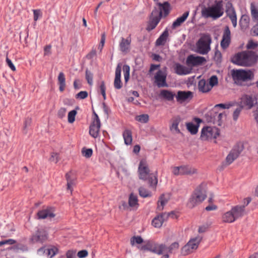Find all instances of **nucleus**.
<instances>
[{
  "mask_svg": "<svg viewBox=\"0 0 258 258\" xmlns=\"http://www.w3.org/2000/svg\"><path fill=\"white\" fill-rule=\"evenodd\" d=\"M210 48V36L203 35L196 43V52L205 54L208 52Z\"/></svg>",
  "mask_w": 258,
  "mask_h": 258,
  "instance_id": "nucleus-10",
  "label": "nucleus"
},
{
  "mask_svg": "<svg viewBox=\"0 0 258 258\" xmlns=\"http://www.w3.org/2000/svg\"><path fill=\"white\" fill-rule=\"evenodd\" d=\"M82 153L83 156L88 158L92 155L93 151L91 149H86L84 148L82 149Z\"/></svg>",
  "mask_w": 258,
  "mask_h": 258,
  "instance_id": "nucleus-50",
  "label": "nucleus"
},
{
  "mask_svg": "<svg viewBox=\"0 0 258 258\" xmlns=\"http://www.w3.org/2000/svg\"><path fill=\"white\" fill-rule=\"evenodd\" d=\"M124 143L126 145H130L132 143V132L130 130H125L122 134Z\"/></svg>",
  "mask_w": 258,
  "mask_h": 258,
  "instance_id": "nucleus-38",
  "label": "nucleus"
},
{
  "mask_svg": "<svg viewBox=\"0 0 258 258\" xmlns=\"http://www.w3.org/2000/svg\"><path fill=\"white\" fill-rule=\"evenodd\" d=\"M242 108H243L240 106L234 111L232 115V117L234 121H236L237 120Z\"/></svg>",
  "mask_w": 258,
  "mask_h": 258,
  "instance_id": "nucleus-49",
  "label": "nucleus"
},
{
  "mask_svg": "<svg viewBox=\"0 0 258 258\" xmlns=\"http://www.w3.org/2000/svg\"><path fill=\"white\" fill-rule=\"evenodd\" d=\"M161 18V13L159 12L158 9H155L153 10L146 28L147 30L150 31L155 28L159 23Z\"/></svg>",
  "mask_w": 258,
  "mask_h": 258,
  "instance_id": "nucleus-12",
  "label": "nucleus"
},
{
  "mask_svg": "<svg viewBox=\"0 0 258 258\" xmlns=\"http://www.w3.org/2000/svg\"><path fill=\"white\" fill-rule=\"evenodd\" d=\"M209 127L207 126L204 127L201 131L200 139L202 141H208L210 137Z\"/></svg>",
  "mask_w": 258,
  "mask_h": 258,
  "instance_id": "nucleus-41",
  "label": "nucleus"
},
{
  "mask_svg": "<svg viewBox=\"0 0 258 258\" xmlns=\"http://www.w3.org/2000/svg\"><path fill=\"white\" fill-rule=\"evenodd\" d=\"M231 41V32L228 26H226L224 31L222 39L221 41V46L225 49L227 48Z\"/></svg>",
  "mask_w": 258,
  "mask_h": 258,
  "instance_id": "nucleus-22",
  "label": "nucleus"
},
{
  "mask_svg": "<svg viewBox=\"0 0 258 258\" xmlns=\"http://www.w3.org/2000/svg\"><path fill=\"white\" fill-rule=\"evenodd\" d=\"M257 46H258V43L252 40H249L246 45V48L248 49H254Z\"/></svg>",
  "mask_w": 258,
  "mask_h": 258,
  "instance_id": "nucleus-56",
  "label": "nucleus"
},
{
  "mask_svg": "<svg viewBox=\"0 0 258 258\" xmlns=\"http://www.w3.org/2000/svg\"><path fill=\"white\" fill-rule=\"evenodd\" d=\"M136 119L142 123H147L149 120V115L147 114L138 115L136 116Z\"/></svg>",
  "mask_w": 258,
  "mask_h": 258,
  "instance_id": "nucleus-48",
  "label": "nucleus"
},
{
  "mask_svg": "<svg viewBox=\"0 0 258 258\" xmlns=\"http://www.w3.org/2000/svg\"><path fill=\"white\" fill-rule=\"evenodd\" d=\"M207 188L206 185L202 183L195 190L187 204L190 208L201 204L206 199Z\"/></svg>",
  "mask_w": 258,
  "mask_h": 258,
  "instance_id": "nucleus-4",
  "label": "nucleus"
},
{
  "mask_svg": "<svg viewBox=\"0 0 258 258\" xmlns=\"http://www.w3.org/2000/svg\"><path fill=\"white\" fill-rule=\"evenodd\" d=\"M67 181V189L72 192L73 186L75 185L76 181V175L73 172H70L66 174Z\"/></svg>",
  "mask_w": 258,
  "mask_h": 258,
  "instance_id": "nucleus-28",
  "label": "nucleus"
},
{
  "mask_svg": "<svg viewBox=\"0 0 258 258\" xmlns=\"http://www.w3.org/2000/svg\"><path fill=\"white\" fill-rule=\"evenodd\" d=\"M51 46L50 45H46L44 48V55H47L51 53Z\"/></svg>",
  "mask_w": 258,
  "mask_h": 258,
  "instance_id": "nucleus-63",
  "label": "nucleus"
},
{
  "mask_svg": "<svg viewBox=\"0 0 258 258\" xmlns=\"http://www.w3.org/2000/svg\"><path fill=\"white\" fill-rule=\"evenodd\" d=\"M245 214L244 206H236L223 215L222 221L225 223H232L243 217Z\"/></svg>",
  "mask_w": 258,
  "mask_h": 258,
  "instance_id": "nucleus-5",
  "label": "nucleus"
},
{
  "mask_svg": "<svg viewBox=\"0 0 258 258\" xmlns=\"http://www.w3.org/2000/svg\"><path fill=\"white\" fill-rule=\"evenodd\" d=\"M192 69L189 67H187L179 63L175 64V73L179 75H185L190 74Z\"/></svg>",
  "mask_w": 258,
  "mask_h": 258,
  "instance_id": "nucleus-30",
  "label": "nucleus"
},
{
  "mask_svg": "<svg viewBox=\"0 0 258 258\" xmlns=\"http://www.w3.org/2000/svg\"><path fill=\"white\" fill-rule=\"evenodd\" d=\"M67 109L64 107L60 108L57 112V116L60 118H62L66 116Z\"/></svg>",
  "mask_w": 258,
  "mask_h": 258,
  "instance_id": "nucleus-57",
  "label": "nucleus"
},
{
  "mask_svg": "<svg viewBox=\"0 0 258 258\" xmlns=\"http://www.w3.org/2000/svg\"><path fill=\"white\" fill-rule=\"evenodd\" d=\"M16 243V241L12 239H9L8 240H5L3 241H0V246L4 245V244H10L12 245L15 244Z\"/></svg>",
  "mask_w": 258,
  "mask_h": 258,
  "instance_id": "nucleus-59",
  "label": "nucleus"
},
{
  "mask_svg": "<svg viewBox=\"0 0 258 258\" xmlns=\"http://www.w3.org/2000/svg\"><path fill=\"white\" fill-rule=\"evenodd\" d=\"M257 57L254 52L244 51L235 54L232 58V61L238 66L249 67L256 62Z\"/></svg>",
  "mask_w": 258,
  "mask_h": 258,
  "instance_id": "nucleus-2",
  "label": "nucleus"
},
{
  "mask_svg": "<svg viewBox=\"0 0 258 258\" xmlns=\"http://www.w3.org/2000/svg\"><path fill=\"white\" fill-rule=\"evenodd\" d=\"M169 199L170 196L168 194H163L161 196L158 201L157 205V210L159 211H161L163 209L164 205L167 203Z\"/></svg>",
  "mask_w": 258,
  "mask_h": 258,
  "instance_id": "nucleus-35",
  "label": "nucleus"
},
{
  "mask_svg": "<svg viewBox=\"0 0 258 258\" xmlns=\"http://www.w3.org/2000/svg\"><path fill=\"white\" fill-rule=\"evenodd\" d=\"M201 240V238L200 237L191 239L186 244L182 247L181 249V254L186 255L192 252L198 247Z\"/></svg>",
  "mask_w": 258,
  "mask_h": 258,
  "instance_id": "nucleus-11",
  "label": "nucleus"
},
{
  "mask_svg": "<svg viewBox=\"0 0 258 258\" xmlns=\"http://www.w3.org/2000/svg\"><path fill=\"white\" fill-rule=\"evenodd\" d=\"M224 14L222 2H217L211 7V18L215 20L221 17Z\"/></svg>",
  "mask_w": 258,
  "mask_h": 258,
  "instance_id": "nucleus-16",
  "label": "nucleus"
},
{
  "mask_svg": "<svg viewBox=\"0 0 258 258\" xmlns=\"http://www.w3.org/2000/svg\"><path fill=\"white\" fill-rule=\"evenodd\" d=\"M256 98L252 95H244L241 97L240 106L247 109L251 108L256 103Z\"/></svg>",
  "mask_w": 258,
  "mask_h": 258,
  "instance_id": "nucleus-15",
  "label": "nucleus"
},
{
  "mask_svg": "<svg viewBox=\"0 0 258 258\" xmlns=\"http://www.w3.org/2000/svg\"><path fill=\"white\" fill-rule=\"evenodd\" d=\"M88 254L86 250H80L78 252L77 255L79 258H84L86 257Z\"/></svg>",
  "mask_w": 258,
  "mask_h": 258,
  "instance_id": "nucleus-61",
  "label": "nucleus"
},
{
  "mask_svg": "<svg viewBox=\"0 0 258 258\" xmlns=\"http://www.w3.org/2000/svg\"><path fill=\"white\" fill-rule=\"evenodd\" d=\"M139 195L143 198H147L151 196V192L146 188L141 187L139 189Z\"/></svg>",
  "mask_w": 258,
  "mask_h": 258,
  "instance_id": "nucleus-46",
  "label": "nucleus"
},
{
  "mask_svg": "<svg viewBox=\"0 0 258 258\" xmlns=\"http://www.w3.org/2000/svg\"><path fill=\"white\" fill-rule=\"evenodd\" d=\"M193 121L196 123L194 124L193 122H189L186 123V128L191 135H196L198 132L200 123L202 122V120L198 117H194Z\"/></svg>",
  "mask_w": 258,
  "mask_h": 258,
  "instance_id": "nucleus-19",
  "label": "nucleus"
},
{
  "mask_svg": "<svg viewBox=\"0 0 258 258\" xmlns=\"http://www.w3.org/2000/svg\"><path fill=\"white\" fill-rule=\"evenodd\" d=\"M167 73L165 71L159 70L154 76V82L159 88L167 87Z\"/></svg>",
  "mask_w": 258,
  "mask_h": 258,
  "instance_id": "nucleus-13",
  "label": "nucleus"
},
{
  "mask_svg": "<svg viewBox=\"0 0 258 258\" xmlns=\"http://www.w3.org/2000/svg\"><path fill=\"white\" fill-rule=\"evenodd\" d=\"M139 177L143 180H148L150 186L155 187L158 183L157 175L150 173L148 164L145 160H142L138 167Z\"/></svg>",
  "mask_w": 258,
  "mask_h": 258,
  "instance_id": "nucleus-3",
  "label": "nucleus"
},
{
  "mask_svg": "<svg viewBox=\"0 0 258 258\" xmlns=\"http://www.w3.org/2000/svg\"><path fill=\"white\" fill-rule=\"evenodd\" d=\"M210 82H207L205 80H201L199 82V90L203 92H207L210 91Z\"/></svg>",
  "mask_w": 258,
  "mask_h": 258,
  "instance_id": "nucleus-40",
  "label": "nucleus"
},
{
  "mask_svg": "<svg viewBox=\"0 0 258 258\" xmlns=\"http://www.w3.org/2000/svg\"><path fill=\"white\" fill-rule=\"evenodd\" d=\"M58 84L60 92H63L66 87V78L64 74L62 72L59 73L58 76Z\"/></svg>",
  "mask_w": 258,
  "mask_h": 258,
  "instance_id": "nucleus-39",
  "label": "nucleus"
},
{
  "mask_svg": "<svg viewBox=\"0 0 258 258\" xmlns=\"http://www.w3.org/2000/svg\"><path fill=\"white\" fill-rule=\"evenodd\" d=\"M179 244L175 242L169 246L165 244H158L154 242L148 241L142 246H138L141 250H147L159 255L162 254V258H169V253H172L179 248Z\"/></svg>",
  "mask_w": 258,
  "mask_h": 258,
  "instance_id": "nucleus-1",
  "label": "nucleus"
},
{
  "mask_svg": "<svg viewBox=\"0 0 258 258\" xmlns=\"http://www.w3.org/2000/svg\"><path fill=\"white\" fill-rule=\"evenodd\" d=\"M231 75L235 83L239 85H241L243 82L251 80L253 78V74L250 70H233Z\"/></svg>",
  "mask_w": 258,
  "mask_h": 258,
  "instance_id": "nucleus-6",
  "label": "nucleus"
},
{
  "mask_svg": "<svg viewBox=\"0 0 258 258\" xmlns=\"http://www.w3.org/2000/svg\"><path fill=\"white\" fill-rule=\"evenodd\" d=\"M31 118H26L24 121V127H23V131L24 134H26L27 133V128L30 126L31 124Z\"/></svg>",
  "mask_w": 258,
  "mask_h": 258,
  "instance_id": "nucleus-51",
  "label": "nucleus"
},
{
  "mask_svg": "<svg viewBox=\"0 0 258 258\" xmlns=\"http://www.w3.org/2000/svg\"><path fill=\"white\" fill-rule=\"evenodd\" d=\"M121 64L118 63L115 69V79L114 81V87L116 89H120L122 86L121 81Z\"/></svg>",
  "mask_w": 258,
  "mask_h": 258,
  "instance_id": "nucleus-25",
  "label": "nucleus"
},
{
  "mask_svg": "<svg viewBox=\"0 0 258 258\" xmlns=\"http://www.w3.org/2000/svg\"><path fill=\"white\" fill-rule=\"evenodd\" d=\"M251 15L254 21L258 22V10L254 3H251L250 7Z\"/></svg>",
  "mask_w": 258,
  "mask_h": 258,
  "instance_id": "nucleus-43",
  "label": "nucleus"
},
{
  "mask_svg": "<svg viewBox=\"0 0 258 258\" xmlns=\"http://www.w3.org/2000/svg\"><path fill=\"white\" fill-rule=\"evenodd\" d=\"M131 43V38L128 36L126 39L121 38V41L119 43V47L121 51L127 52L129 51L130 45Z\"/></svg>",
  "mask_w": 258,
  "mask_h": 258,
  "instance_id": "nucleus-31",
  "label": "nucleus"
},
{
  "mask_svg": "<svg viewBox=\"0 0 258 258\" xmlns=\"http://www.w3.org/2000/svg\"><path fill=\"white\" fill-rule=\"evenodd\" d=\"M58 249L57 247L54 246H51L50 247L46 249L44 247L40 248L38 250V253H44L47 255V256H49V258H52L54 256L56 253H57Z\"/></svg>",
  "mask_w": 258,
  "mask_h": 258,
  "instance_id": "nucleus-29",
  "label": "nucleus"
},
{
  "mask_svg": "<svg viewBox=\"0 0 258 258\" xmlns=\"http://www.w3.org/2000/svg\"><path fill=\"white\" fill-rule=\"evenodd\" d=\"M192 97V92L189 91H178L176 96L177 101L181 103L190 100Z\"/></svg>",
  "mask_w": 258,
  "mask_h": 258,
  "instance_id": "nucleus-20",
  "label": "nucleus"
},
{
  "mask_svg": "<svg viewBox=\"0 0 258 258\" xmlns=\"http://www.w3.org/2000/svg\"><path fill=\"white\" fill-rule=\"evenodd\" d=\"M218 84V80L217 76L214 75L211 77V88L217 85Z\"/></svg>",
  "mask_w": 258,
  "mask_h": 258,
  "instance_id": "nucleus-58",
  "label": "nucleus"
},
{
  "mask_svg": "<svg viewBox=\"0 0 258 258\" xmlns=\"http://www.w3.org/2000/svg\"><path fill=\"white\" fill-rule=\"evenodd\" d=\"M169 4L167 2H164L163 4H159V11L161 13V17L163 15L167 16L169 13Z\"/></svg>",
  "mask_w": 258,
  "mask_h": 258,
  "instance_id": "nucleus-37",
  "label": "nucleus"
},
{
  "mask_svg": "<svg viewBox=\"0 0 258 258\" xmlns=\"http://www.w3.org/2000/svg\"><path fill=\"white\" fill-rule=\"evenodd\" d=\"M189 15V12L187 11L184 13L182 15L177 18L172 25V28L174 29L180 26L186 20Z\"/></svg>",
  "mask_w": 258,
  "mask_h": 258,
  "instance_id": "nucleus-33",
  "label": "nucleus"
},
{
  "mask_svg": "<svg viewBox=\"0 0 258 258\" xmlns=\"http://www.w3.org/2000/svg\"><path fill=\"white\" fill-rule=\"evenodd\" d=\"M33 12L34 14V20L36 21L41 14L40 11L39 10H33Z\"/></svg>",
  "mask_w": 258,
  "mask_h": 258,
  "instance_id": "nucleus-64",
  "label": "nucleus"
},
{
  "mask_svg": "<svg viewBox=\"0 0 258 258\" xmlns=\"http://www.w3.org/2000/svg\"><path fill=\"white\" fill-rule=\"evenodd\" d=\"M77 112L75 110L70 111L68 113V122L70 123H73L75 120V117Z\"/></svg>",
  "mask_w": 258,
  "mask_h": 258,
  "instance_id": "nucleus-47",
  "label": "nucleus"
},
{
  "mask_svg": "<svg viewBox=\"0 0 258 258\" xmlns=\"http://www.w3.org/2000/svg\"><path fill=\"white\" fill-rule=\"evenodd\" d=\"M48 238V234L43 229H38L36 233L32 235L30 240L32 243L40 242L45 241Z\"/></svg>",
  "mask_w": 258,
  "mask_h": 258,
  "instance_id": "nucleus-17",
  "label": "nucleus"
},
{
  "mask_svg": "<svg viewBox=\"0 0 258 258\" xmlns=\"http://www.w3.org/2000/svg\"><path fill=\"white\" fill-rule=\"evenodd\" d=\"M128 204L131 207H135L138 205V200L137 196L132 193L128 199Z\"/></svg>",
  "mask_w": 258,
  "mask_h": 258,
  "instance_id": "nucleus-42",
  "label": "nucleus"
},
{
  "mask_svg": "<svg viewBox=\"0 0 258 258\" xmlns=\"http://www.w3.org/2000/svg\"><path fill=\"white\" fill-rule=\"evenodd\" d=\"M172 214H173V212H171L168 215L166 213H162L158 215L153 219L152 221V225L156 228H160L162 225L165 218H167Z\"/></svg>",
  "mask_w": 258,
  "mask_h": 258,
  "instance_id": "nucleus-23",
  "label": "nucleus"
},
{
  "mask_svg": "<svg viewBox=\"0 0 258 258\" xmlns=\"http://www.w3.org/2000/svg\"><path fill=\"white\" fill-rule=\"evenodd\" d=\"M6 62L9 67L13 71H16V67L12 62V61L8 57H6Z\"/></svg>",
  "mask_w": 258,
  "mask_h": 258,
  "instance_id": "nucleus-62",
  "label": "nucleus"
},
{
  "mask_svg": "<svg viewBox=\"0 0 258 258\" xmlns=\"http://www.w3.org/2000/svg\"><path fill=\"white\" fill-rule=\"evenodd\" d=\"M58 155L56 153H52L50 158V161L56 163L58 161Z\"/></svg>",
  "mask_w": 258,
  "mask_h": 258,
  "instance_id": "nucleus-60",
  "label": "nucleus"
},
{
  "mask_svg": "<svg viewBox=\"0 0 258 258\" xmlns=\"http://www.w3.org/2000/svg\"><path fill=\"white\" fill-rule=\"evenodd\" d=\"M197 169L191 166L184 165L180 166H175L172 168V173L176 176L197 174Z\"/></svg>",
  "mask_w": 258,
  "mask_h": 258,
  "instance_id": "nucleus-9",
  "label": "nucleus"
},
{
  "mask_svg": "<svg viewBox=\"0 0 258 258\" xmlns=\"http://www.w3.org/2000/svg\"><path fill=\"white\" fill-rule=\"evenodd\" d=\"M244 149V145L242 142L237 143L232 148L226 157V162L228 165L231 164L236 159Z\"/></svg>",
  "mask_w": 258,
  "mask_h": 258,
  "instance_id": "nucleus-8",
  "label": "nucleus"
},
{
  "mask_svg": "<svg viewBox=\"0 0 258 258\" xmlns=\"http://www.w3.org/2000/svg\"><path fill=\"white\" fill-rule=\"evenodd\" d=\"M204 57L195 56L194 55H189L186 60V64L190 68L202 64L205 61Z\"/></svg>",
  "mask_w": 258,
  "mask_h": 258,
  "instance_id": "nucleus-18",
  "label": "nucleus"
},
{
  "mask_svg": "<svg viewBox=\"0 0 258 258\" xmlns=\"http://www.w3.org/2000/svg\"><path fill=\"white\" fill-rule=\"evenodd\" d=\"M226 13L227 16L230 18L234 27L237 26V17L235 11L232 4L228 3L226 5Z\"/></svg>",
  "mask_w": 258,
  "mask_h": 258,
  "instance_id": "nucleus-21",
  "label": "nucleus"
},
{
  "mask_svg": "<svg viewBox=\"0 0 258 258\" xmlns=\"http://www.w3.org/2000/svg\"><path fill=\"white\" fill-rule=\"evenodd\" d=\"M159 96L162 98L170 101L173 100L175 94L168 90H162L160 92Z\"/></svg>",
  "mask_w": 258,
  "mask_h": 258,
  "instance_id": "nucleus-36",
  "label": "nucleus"
},
{
  "mask_svg": "<svg viewBox=\"0 0 258 258\" xmlns=\"http://www.w3.org/2000/svg\"><path fill=\"white\" fill-rule=\"evenodd\" d=\"M123 72L124 74V78L125 82L128 81L130 78V68L128 65H124L123 67Z\"/></svg>",
  "mask_w": 258,
  "mask_h": 258,
  "instance_id": "nucleus-45",
  "label": "nucleus"
},
{
  "mask_svg": "<svg viewBox=\"0 0 258 258\" xmlns=\"http://www.w3.org/2000/svg\"><path fill=\"white\" fill-rule=\"evenodd\" d=\"M86 79L88 83L91 85L93 84V74L88 70L86 71Z\"/></svg>",
  "mask_w": 258,
  "mask_h": 258,
  "instance_id": "nucleus-52",
  "label": "nucleus"
},
{
  "mask_svg": "<svg viewBox=\"0 0 258 258\" xmlns=\"http://www.w3.org/2000/svg\"><path fill=\"white\" fill-rule=\"evenodd\" d=\"M214 60L217 63H220L222 60V55L221 52L218 50H216L215 52V54L214 56Z\"/></svg>",
  "mask_w": 258,
  "mask_h": 258,
  "instance_id": "nucleus-53",
  "label": "nucleus"
},
{
  "mask_svg": "<svg viewBox=\"0 0 258 258\" xmlns=\"http://www.w3.org/2000/svg\"><path fill=\"white\" fill-rule=\"evenodd\" d=\"M101 123L98 115L94 112V117L90 125L89 134L93 138H96L98 135Z\"/></svg>",
  "mask_w": 258,
  "mask_h": 258,
  "instance_id": "nucleus-14",
  "label": "nucleus"
},
{
  "mask_svg": "<svg viewBox=\"0 0 258 258\" xmlns=\"http://www.w3.org/2000/svg\"><path fill=\"white\" fill-rule=\"evenodd\" d=\"M202 17H210V1H206L199 6Z\"/></svg>",
  "mask_w": 258,
  "mask_h": 258,
  "instance_id": "nucleus-32",
  "label": "nucleus"
},
{
  "mask_svg": "<svg viewBox=\"0 0 258 258\" xmlns=\"http://www.w3.org/2000/svg\"><path fill=\"white\" fill-rule=\"evenodd\" d=\"M143 242V239L140 236H134L131 238V244L132 245V246H134L136 244H140Z\"/></svg>",
  "mask_w": 258,
  "mask_h": 258,
  "instance_id": "nucleus-44",
  "label": "nucleus"
},
{
  "mask_svg": "<svg viewBox=\"0 0 258 258\" xmlns=\"http://www.w3.org/2000/svg\"><path fill=\"white\" fill-rule=\"evenodd\" d=\"M181 121L178 116L172 118L170 120V130L174 134H180L181 132L178 127V125Z\"/></svg>",
  "mask_w": 258,
  "mask_h": 258,
  "instance_id": "nucleus-26",
  "label": "nucleus"
},
{
  "mask_svg": "<svg viewBox=\"0 0 258 258\" xmlns=\"http://www.w3.org/2000/svg\"><path fill=\"white\" fill-rule=\"evenodd\" d=\"M100 90L101 93L103 97L104 100H105L106 99V94H105L106 87H105V83L104 81H102L100 83Z\"/></svg>",
  "mask_w": 258,
  "mask_h": 258,
  "instance_id": "nucleus-55",
  "label": "nucleus"
},
{
  "mask_svg": "<svg viewBox=\"0 0 258 258\" xmlns=\"http://www.w3.org/2000/svg\"><path fill=\"white\" fill-rule=\"evenodd\" d=\"M226 115L223 112H220L216 115H211V122L215 125L213 127H211V138L212 137L216 139L220 135L219 130L216 127V125L221 126L223 122V118Z\"/></svg>",
  "mask_w": 258,
  "mask_h": 258,
  "instance_id": "nucleus-7",
  "label": "nucleus"
},
{
  "mask_svg": "<svg viewBox=\"0 0 258 258\" xmlns=\"http://www.w3.org/2000/svg\"><path fill=\"white\" fill-rule=\"evenodd\" d=\"M88 94L87 91H82L76 95V99H84L88 97Z\"/></svg>",
  "mask_w": 258,
  "mask_h": 258,
  "instance_id": "nucleus-54",
  "label": "nucleus"
},
{
  "mask_svg": "<svg viewBox=\"0 0 258 258\" xmlns=\"http://www.w3.org/2000/svg\"><path fill=\"white\" fill-rule=\"evenodd\" d=\"M38 219L52 218L55 217L53 209L52 208H47L39 211L37 213Z\"/></svg>",
  "mask_w": 258,
  "mask_h": 258,
  "instance_id": "nucleus-24",
  "label": "nucleus"
},
{
  "mask_svg": "<svg viewBox=\"0 0 258 258\" xmlns=\"http://www.w3.org/2000/svg\"><path fill=\"white\" fill-rule=\"evenodd\" d=\"M169 37V32L167 29H166L159 37L156 41V45H164Z\"/></svg>",
  "mask_w": 258,
  "mask_h": 258,
  "instance_id": "nucleus-34",
  "label": "nucleus"
},
{
  "mask_svg": "<svg viewBox=\"0 0 258 258\" xmlns=\"http://www.w3.org/2000/svg\"><path fill=\"white\" fill-rule=\"evenodd\" d=\"M234 103L229 102L225 104H218L216 105L212 108L211 110V115H216L220 112H223V111H220L219 110V109H229L230 107L234 106Z\"/></svg>",
  "mask_w": 258,
  "mask_h": 258,
  "instance_id": "nucleus-27",
  "label": "nucleus"
}]
</instances>
